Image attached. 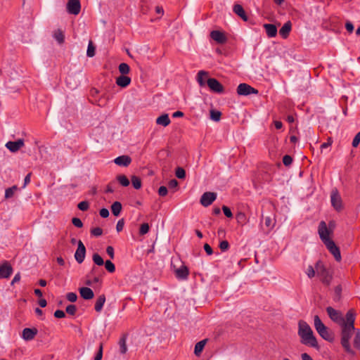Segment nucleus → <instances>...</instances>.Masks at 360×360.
I'll return each mask as SVG.
<instances>
[{"mask_svg":"<svg viewBox=\"0 0 360 360\" xmlns=\"http://www.w3.org/2000/svg\"><path fill=\"white\" fill-rule=\"evenodd\" d=\"M345 27L349 32H352L354 30V25L351 22H347Z\"/></svg>","mask_w":360,"mask_h":360,"instance_id":"62","label":"nucleus"},{"mask_svg":"<svg viewBox=\"0 0 360 360\" xmlns=\"http://www.w3.org/2000/svg\"><path fill=\"white\" fill-rule=\"evenodd\" d=\"M208 75V72L204 70H200L198 72L197 75V81L200 86H203L207 84V82H205V78L207 77Z\"/></svg>","mask_w":360,"mask_h":360,"instance_id":"25","label":"nucleus"},{"mask_svg":"<svg viewBox=\"0 0 360 360\" xmlns=\"http://www.w3.org/2000/svg\"><path fill=\"white\" fill-rule=\"evenodd\" d=\"M111 210L115 216H119L122 210V204L118 201L114 202L111 205Z\"/></svg>","mask_w":360,"mask_h":360,"instance_id":"29","label":"nucleus"},{"mask_svg":"<svg viewBox=\"0 0 360 360\" xmlns=\"http://www.w3.org/2000/svg\"><path fill=\"white\" fill-rule=\"evenodd\" d=\"M18 190L17 186H13L5 191V198H11L13 196L15 191Z\"/></svg>","mask_w":360,"mask_h":360,"instance_id":"33","label":"nucleus"},{"mask_svg":"<svg viewBox=\"0 0 360 360\" xmlns=\"http://www.w3.org/2000/svg\"><path fill=\"white\" fill-rule=\"evenodd\" d=\"M330 202L332 206L336 211L340 212L342 210V200L337 189L332 191L330 194Z\"/></svg>","mask_w":360,"mask_h":360,"instance_id":"7","label":"nucleus"},{"mask_svg":"<svg viewBox=\"0 0 360 360\" xmlns=\"http://www.w3.org/2000/svg\"><path fill=\"white\" fill-rule=\"evenodd\" d=\"M176 176L180 179H183L186 177V172L182 167H177L175 171Z\"/></svg>","mask_w":360,"mask_h":360,"instance_id":"40","label":"nucleus"},{"mask_svg":"<svg viewBox=\"0 0 360 360\" xmlns=\"http://www.w3.org/2000/svg\"><path fill=\"white\" fill-rule=\"evenodd\" d=\"M131 78L126 75H121L116 78V84L122 88H125L131 83Z\"/></svg>","mask_w":360,"mask_h":360,"instance_id":"20","label":"nucleus"},{"mask_svg":"<svg viewBox=\"0 0 360 360\" xmlns=\"http://www.w3.org/2000/svg\"><path fill=\"white\" fill-rule=\"evenodd\" d=\"M292 162V158L290 155H285L283 158V163L285 166H290Z\"/></svg>","mask_w":360,"mask_h":360,"instance_id":"45","label":"nucleus"},{"mask_svg":"<svg viewBox=\"0 0 360 360\" xmlns=\"http://www.w3.org/2000/svg\"><path fill=\"white\" fill-rule=\"evenodd\" d=\"M326 310L331 321L339 325L340 327L346 323V315L344 316L340 311L332 307H326Z\"/></svg>","mask_w":360,"mask_h":360,"instance_id":"6","label":"nucleus"},{"mask_svg":"<svg viewBox=\"0 0 360 360\" xmlns=\"http://www.w3.org/2000/svg\"><path fill=\"white\" fill-rule=\"evenodd\" d=\"M265 225L270 229H272L274 227V223L273 222L270 217H265Z\"/></svg>","mask_w":360,"mask_h":360,"instance_id":"55","label":"nucleus"},{"mask_svg":"<svg viewBox=\"0 0 360 360\" xmlns=\"http://www.w3.org/2000/svg\"><path fill=\"white\" fill-rule=\"evenodd\" d=\"M91 233L96 237L101 236L103 234V230L99 227L94 228L91 230Z\"/></svg>","mask_w":360,"mask_h":360,"instance_id":"47","label":"nucleus"},{"mask_svg":"<svg viewBox=\"0 0 360 360\" xmlns=\"http://www.w3.org/2000/svg\"><path fill=\"white\" fill-rule=\"evenodd\" d=\"M217 198V193L214 192H205L200 198V203L204 207L210 205Z\"/></svg>","mask_w":360,"mask_h":360,"instance_id":"11","label":"nucleus"},{"mask_svg":"<svg viewBox=\"0 0 360 360\" xmlns=\"http://www.w3.org/2000/svg\"><path fill=\"white\" fill-rule=\"evenodd\" d=\"M106 270L110 273H113L115 271V266L110 260H106L104 262Z\"/></svg>","mask_w":360,"mask_h":360,"instance_id":"39","label":"nucleus"},{"mask_svg":"<svg viewBox=\"0 0 360 360\" xmlns=\"http://www.w3.org/2000/svg\"><path fill=\"white\" fill-rule=\"evenodd\" d=\"M314 327L319 335L326 341L332 342L334 340L333 333L326 327L318 315L314 318Z\"/></svg>","mask_w":360,"mask_h":360,"instance_id":"5","label":"nucleus"},{"mask_svg":"<svg viewBox=\"0 0 360 360\" xmlns=\"http://www.w3.org/2000/svg\"><path fill=\"white\" fill-rule=\"evenodd\" d=\"M332 140H331V138H329L328 139V141L326 142V143H323L321 145V149H323V148H328V146H330L331 144H332Z\"/></svg>","mask_w":360,"mask_h":360,"instance_id":"63","label":"nucleus"},{"mask_svg":"<svg viewBox=\"0 0 360 360\" xmlns=\"http://www.w3.org/2000/svg\"><path fill=\"white\" fill-rule=\"evenodd\" d=\"M316 275L325 285H330L333 279L332 271L326 267L323 262L319 260L315 264Z\"/></svg>","mask_w":360,"mask_h":360,"instance_id":"4","label":"nucleus"},{"mask_svg":"<svg viewBox=\"0 0 360 360\" xmlns=\"http://www.w3.org/2000/svg\"><path fill=\"white\" fill-rule=\"evenodd\" d=\"M360 143V131L358 132L356 136H354L353 141H352V146L356 148L358 146V145Z\"/></svg>","mask_w":360,"mask_h":360,"instance_id":"52","label":"nucleus"},{"mask_svg":"<svg viewBox=\"0 0 360 360\" xmlns=\"http://www.w3.org/2000/svg\"><path fill=\"white\" fill-rule=\"evenodd\" d=\"M22 146H24V140L20 139L15 141H8L6 147L12 153L18 152Z\"/></svg>","mask_w":360,"mask_h":360,"instance_id":"13","label":"nucleus"},{"mask_svg":"<svg viewBox=\"0 0 360 360\" xmlns=\"http://www.w3.org/2000/svg\"><path fill=\"white\" fill-rule=\"evenodd\" d=\"M114 162L119 166L127 167L131 162V159L128 155H121L116 158Z\"/></svg>","mask_w":360,"mask_h":360,"instance_id":"17","label":"nucleus"},{"mask_svg":"<svg viewBox=\"0 0 360 360\" xmlns=\"http://www.w3.org/2000/svg\"><path fill=\"white\" fill-rule=\"evenodd\" d=\"M306 273L308 277L311 278L314 277L315 274H316V269L314 268L312 266H309Z\"/></svg>","mask_w":360,"mask_h":360,"instance_id":"46","label":"nucleus"},{"mask_svg":"<svg viewBox=\"0 0 360 360\" xmlns=\"http://www.w3.org/2000/svg\"><path fill=\"white\" fill-rule=\"evenodd\" d=\"M54 316L58 319H61L65 316V314L63 311L58 309L54 312Z\"/></svg>","mask_w":360,"mask_h":360,"instance_id":"58","label":"nucleus"},{"mask_svg":"<svg viewBox=\"0 0 360 360\" xmlns=\"http://www.w3.org/2000/svg\"><path fill=\"white\" fill-rule=\"evenodd\" d=\"M81 10L79 0H68L67 3V11L69 13L78 15Z\"/></svg>","mask_w":360,"mask_h":360,"instance_id":"10","label":"nucleus"},{"mask_svg":"<svg viewBox=\"0 0 360 360\" xmlns=\"http://www.w3.org/2000/svg\"><path fill=\"white\" fill-rule=\"evenodd\" d=\"M72 223L73 224V225L75 226L78 227V228H81L83 226V223H82V220L77 217L72 218Z\"/></svg>","mask_w":360,"mask_h":360,"instance_id":"50","label":"nucleus"},{"mask_svg":"<svg viewBox=\"0 0 360 360\" xmlns=\"http://www.w3.org/2000/svg\"><path fill=\"white\" fill-rule=\"evenodd\" d=\"M79 293L81 297L84 300H91L94 296L93 290L88 287L79 288Z\"/></svg>","mask_w":360,"mask_h":360,"instance_id":"18","label":"nucleus"},{"mask_svg":"<svg viewBox=\"0 0 360 360\" xmlns=\"http://www.w3.org/2000/svg\"><path fill=\"white\" fill-rule=\"evenodd\" d=\"M298 335L301 338V343L318 348V342L309 325L304 321L300 320L298 323Z\"/></svg>","mask_w":360,"mask_h":360,"instance_id":"3","label":"nucleus"},{"mask_svg":"<svg viewBox=\"0 0 360 360\" xmlns=\"http://www.w3.org/2000/svg\"><path fill=\"white\" fill-rule=\"evenodd\" d=\"M167 188L166 186H162L158 189V194L160 196H165L167 194Z\"/></svg>","mask_w":360,"mask_h":360,"instance_id":"56","label":"nucleus"},{"mask_svg":"<svg viewBox=\"0 0 360 360\" xmlns=\"http://www.w3.org/2000/svg\"><path fill=\"white\" fill-rule=\"evenodd\" d=\"M175 273H176V276L179 279L184 280L188 278L189 271H188V268L186 266L183 265V266H180L179 269H177L175 271Z\"/></svg>","mask_w":360,"mask_h":360,"instance_id":"19","label":"nucleus"},{"mask_svg":"<svg viewBox=\"0 0 360 360\" xmlns=\"http://www.w3.org/2000/svg\"><path fill=\"white\" fill-rule=\"evenodd\" d=\"M103 357V344L99 346L98 351L94 357V360H101Z\"/></svg>","mask_w":360,"mask_h":360,"instance_id":"53","label":"nucleus"},{"mask_svg":"<svg viewBox=\"0 0 360 360\" xmlns=\"http://www.w3.org/2000/svg\"><path fill=\"white\" fill-rule=\"evenodd\" d=\"M116 179L122 186H128L130 184L128 178L124 174L117 175Z\"/></svg>","mask_w":360,"mask_h":360,"instance_id":"31","label":"nucleus"},{"mask_svg":"<svg viewBox=\"0 0 360 360\" xmlns=\"http://www.w3.org/2000/svg\"><path fill=\"white\" fill-rule=\"evenodd\" d=\"M219 248L222 252H225L229 248V243L227 240H223L219 243Z\"/></svg>","mask_w":360,"mask_h":360,"instance_id":"48","label":"nucleus"},{"mask_svg":"<svg viewBox=\"0 0 360 360\" xmlns=\"http://www.w3.org/2000/svg\"><path fill=\"white\" fill-rule=\"evenodd\" d=\"M237 94L240 96H249L250 94H257L258 90L252 87L250 85L241 83L237 87Z\"/></svg>","mask_w":360,"mask_h":360,"instance_id":"8","label":"nucleus"},{"mask_svg":"<svg viewBox=\"0 0 360 360\" xmlns=\"http://www.w3.org/2000/svg\"><path fill=\"white\" fill-rule=\"evenodd\" d=\"M94 262L98 266H102L104 264L103 259L98 253H94L92 256Z\"/></svg>","mask_w":360,"mask_h":360,"instance_id":"35","label":"nucleus"},{"mask_svg":"<svg viewBox=\"0 0 360 360\" xmlns=\"http://www.w3.org/2000/svg\"><path fill=\"white\" fill-rule=\"evenodd\" d=\"M131 183L135 189H139L141 188V179L136 176H132Z\"/></svg>","mask_w":360,"mask_h":360,"instance_id":"37","label":"nucleus"},{"mask_svg":"<svg viewBox=\"0 0 360 360\" xmlns=\"http://www.w3.org/2000/svg\"><path fill=\"white\" fill-rule=\"evenodd\" d=\"M37 333H38V330L35 328H26L23 329V330H22V337L25 340L30 341L34 338V337L36 336Z\"/></svg>","mask_w":360,"mask_h":360,"instance_id":"16","label":"nucleus"},{"mask_svg":"<svg viewBox=\"0 0 360 360\" xmlns=\"http://www.w3.org/2000/svg\"><path fill=\"white\" fill-rule=\"evenodd\" d=\"M127 338L126 335H124L119 340V347H120V352L122 354H125L127 351Z\"/></svg>","mask_w":360,"mask_h":360,"instance_id":"28","label":"nucleus"},{"mask_svg":"<svg viewBox=\"0 0 360 360\" xmlns=\"http://www.w3.org/2000/svg\"><path fill=\"white\" fill-rule=\"evenodd\" d=\"M211 38L219 44H224L227 41L225 34L219 30H213L210 32Z\"/></svg>","mask_w":360,"mask_h":360,"instance_id":"15","label":"nucleus"},{"mask_svg":"<svg viewBox=\"0 0 360 360\" xmlns=\"http://www.w3.org/2000/svg\"><path fill=\"white\" fill-rule=\"evenodd\" d=\"M86 248L81 240L78 241L77 249L75 253V258L79 264H82L85 258Z\"/></svg>","mask_w":360,"mask_h":360,"instance_id":"12","label":"nucleus"},{"mask_svg":"<svg viewBox=\"0 0 360 360\" xmlns=\"http://www.w3.org/2000/svg\"><path fill=\"white\" fill-rule=\"evenodd\" d=\"M118 69L122 75H126L130 72V67L125 63H120Z\"/></svg>","mask_w":360,"mask_h":360,"instance_id":"32","label":"nucleus"},{"mask_svg":"<svg viewBox=\"0 0 360 360\" xmlns=\"http://www.w3.org/2000/svg\"><path fill=\"white\" fill-rule=\"evenodd\" d=\"M236 220L238 224L244 225L246 223V216L243 212H238L236 216Z\"/></svg>","mask_w":360,"mask_h":360,"instance_id":"38","label":"nucleus"},{"mask_svg":"<svg viewBox=\"0 0 360 360\" xmlns=\"http://www.w3.org/2000/svg\"><path fill=\"white\" fill-rule=\"evenodd\" d=\"M157 124L167 127L170 124V119L167 114H163L158 117L156 120Z\"/></svg>","mask_w":360,"mask_h":360,"instance_id":"24","label":"nucleus"},{"mask_svg":"<svg viewBox=\"0 0 360 360\" xmlns=\"http://www.w3.org/2000/svg\"><path fill=\"white\" fill-rule=\"evenodd\" d=\"M124 219H120L117 221V225H116L117 231L120 232V231H122V229L124 228Z\"/></svg>","mask_w":360,"mask_h":360,"instance_id":"57","label":"nucleus"},{"mask_svg":"<svg viewBox=\"0 0 360 360\" xmlns=\"http://www.w3.org/2000/svg\"><path fill=\"white\" fill-rule=\"evenodd\" d=\"M178 184L179 183L176 179H172L169 181L168 186L170 188H174L178 186Z\"/></svg>","mask_w":360,"mask_h":360,"instance_id":"61","label":"nucleus"},{"mask_svg":"<svg viewBox=\"0 0 360 360\" xmlns=\"http://www.w3.org/2000/svg\"><path fill=\"white\" fill-rule=\"evenodd\" d=\"M77 207L82 211H86L89 207V203L87 201H82L77 205Z\"/></svg>","mask_w":360,"mask_h":360,"instance_id":"44","label":"nucleus"},{"mask_svg":"<svg viewBox=\"0 0 360 360\" xmlns=\"http://www.w3.org/2000/svg\"><path fill=\"white\" fill-rule=\"evenodd\" d=\"M356 314L353 309L346 313V323L340 326V344L348 354H354L350 340L354 336L353 345L356 349H360V330L354 327Z\"/></svg>","mask_w":360,"mask_h":360,"instance_id":"1","label":"nucleus"},{"mask_svg":"<svg viewBox=\"0 0 360 360\" xmlns=\"http://www.w3.org/2000/svg\"><path fill=\"white\" fill-rule=\"evenodd\" d=\"M100 215L103 217V218H106L109 216V211L108 209L106 208H102L101 210H100Z\"/></svg>","mask_w":360,"mask_h":360,"instance_id":"60","label":"nucleus"},{"mask_svg":"<svg viewBox=\"0 0 360 360\" xmlns=\"http://www.w3.org/2000/svg\"><path fill=\"white\" fill-rule=\"evenodd\" d=\"M302 360H314L308 354L303 353L301 355Z\"/></svg>","mask_w":360,"mask_h":360,"instance_id":"64","label":"nucleus"},{"mask_svg":"<svg viewBox=\"0 0 360 360\" xmlns=\"http://www.w3.org/2000/svg\"><path fill=\"white\" fill-rule=\"evenodd\" d=\"M206 340H202L195 345L194 353L196 356H200L206 343Z\"/></svg>","mask_w":360,"mask_h":360,"instance_id":"30","label":"nucleus"},{"mask_svg":"<svg viewBox=\"0 0 360 360\" xmlns=\"http://www.w3.org/2000/svg\"><path fill=\"white\" fill-rule=\"evenodd\" d=\"M106 253L109 255L110 259H113L115 257L114 248L112 246H108L106 248Z\"/></svg>","mask_w":360,"mask_h":360,"instance_id":"54","label":"nucleus"},{"mask_svg":"<svg viewBox=\"0 0 360 360\" xmlns=\"http://www.w3.org/2000/svg\"><path fill=\"white\" fill-rule=\"evenodd\" d=\"M342 290V288L341 285H338L335 288V289H334V291H335L334 300L335 301H339L340 300Z\"/></svg>","mask_w":360,"mask_h":360,"instance_id":"41","label":"nucleus"},{"mask_svg":"<svg viewBox=\"0 0 360 360\" xmlns=\"http://www.w3.org/2000/svg\"><path fill=\"white\" fill-rule=\"evenodd\" d=\"M222 210L225 216L227 217L228 218H231L233 217V214L231 210L227 206L223 205Z\"/></svg>","mask_w":360,"mask_h":360,"instance_id":"51","label":"nucleus"},{"mask_svg":"<svg viewBox=\"0 0 360 360\" xmlns=\"http://www.w3.org/2000/svg\"><path fill=\"white\" fill-rule=\"evenodd\" d=\"M67 314L74 316L77 311V307L75 304H70L65 309Z\"/></svg>","mask_w":360,"mask_h":360,"instance_id":"42","label":"nucleus"},{"mask_svg":"<svg viewBox=\"0 0 360 360\" xmlns=\"http://www.w3.org/2000/svg\"><path fill=\"white\" fill-rule=\"evenodd\" d=\"M292 23L290 21L286 22L279 30L280 35L285 39L288 37L290 32L291 31Z\"/></svg>","mask_w":360,"mask_h":360,"instance_id":"21","label":"nucleus"},{"mask_svg":"<svg viewBox=\"0 0 360 360\" xmlns=\"http://www.w3.org/2000/svg\"><path fill=\"white\" fill-rule=\"evenodd\" d=\"M318 232L321 240L326 246L329 252L333 255L337 262L341 260V255L339 248L334 241L330 238V231L327 228V224L324 221H321L319 225Z\"/></svg>","mask_w":360,"mask_h":360,"instance_id":"2","label":"nucleus"},{"mask_svg":"<svg viewBox=\"0 0 360 360\" xmlns=\"http://www.w3.org/2000/svg\"><path fill=\"white\" fill-rule=\"evenodd\" d=\"M264 27L269 37H274L277 34V27L273 24H264Z\"/></svg>","mask_w":360,"mask_h":360,"instance_id":"23","label":"nucleus"},{"mask_svg":"<svg viewBox=\"0 0 360 360\" xmlns=\"http://www.w3.org/2000/svg\"><path fill=\"white\" fill-rule=\"evenodd\" d=\"M13 273V268L8 262L0 265V278H7Z\"/></svg>","mask_w":360,"mask_h":360,"instance_id":"14","label":"nucleus"},{"mask_svg":"<svg viewBox=\"0 0 360 360\" xmlns=\"http://www.w3.org/2000/svg\"><path fill=\"white\" fill-rule=\"evenodd\" d=\"M204 250L206 252V253L208 255H212L213 253V250H212V248H211V246L207 244V243H205L204 245Z\"/></svg>","mask_w":360,"mask_h":360,"instance_id":"59","label":"nucleus"},{"mask_svg":"<svg viewBox=\"0 0 360 360\" xmlns=\"http://www.w3.org/2000/svg\"><path fill=\"white\" fill-rule=\"evenodd\" d=\"M233 12L240 16L244 21H248V18L243 6L240 4H235L233 8Z\"/></svg>","mask_w":360,"mask_h":360,"instance_id":"22","label":"nucleus"},{"mask_svg":"<svg viewBox=\"0 0 360 360\" xmlns=\"http://www.w3.org/2000/svg\"><path fill=\"white\" fill-rule=\"evenodd\" d=\"M66 298L68 301L74 302L77 299V295L75 292H68L66 295Z\"/></svg>","mask_w":360,"mask_h":360,"instance_id":"49","label":"nucleus"},{"mask_svg":"<svg viewBox=\"0 0 360 360\" xmlns=\"http://www.w3.org/2000/svg\"><path fill=\"white\" fill-rule=\"evenodd\" d=\"M207 84L210 89L217 94H221L224 92V88L223 85L215 78H208L207 79Z\"/></svg>","mask_w":360,"mask_h":360,"instance_id":"9","label":"nucleus"},{"mask_svg":"<svg viewBox=\"0 0 360 360\" xmlns=\"http://www.w3.org/2000/svg\"><path fill=\"white\" fill-rule=\"evenodd\" d=\"M221 112L218 110H210V118L215 122H219L221 119Z\"/></svg>","mask_w":360,"mask_h":360,"instance_id":"34","label":"nucleus"},{"mask_svg":"<svg viewBox=\"0 0 360 360\" xmlns=\"http://www.w3.org/2000/svg\"><path fill=\"white\" fill-rule=\"evenodd\" d=\"M105 297L104 295H101L97 298L96 304H95V310L97 312H99L102 310L103 307L105 304Z\"/></svg>","mask_w":360,"mask_h":360,"instance_id":"26","label":"nucleus"},{"mask_svg":"<svg viewBox=\"0 0 360 360\" xmlns=\"http://www.w3.org/2000/svg\"><path fill=\"white\" fill-rule=\"evenodd\" d=\"M53 37L58 42V44H63L65 40V35L63 31L60 29L56 30L53 33Z\"/></svg>","mask_w":360,"mask_h":360,"instance_id":"27","label":"nucleus"},{"mask_svg":"<svg viewBox=\"0 0 360 360\" xmlns=\"http://www.w3.org/2000/svg\"><path fill=\"white\" fill-rule=\"evenodd\" d=\"M149 225L148 223H143L141 225L140 229H139V233L140 235H145L149 231Z\"/></svg>","mask_w":360,"mask_h":360,"instance_id":"43","label":"nucleus"},{"mask_svg":"<svg viewBox=\"0 0 360 360\" xmlns=\"http://www.w3.org/2000/svg\"><path fill=\"white\" fill-rule=\"evenodd\" d=\"M95 49L96 48L94 46L92 41H90L87 47L86 56L90 58L94 57L95 56Z\"/></svg>","mask_w":360,"mask_h":360,"instance_id":"36","label":"nucleus"}]
</instances>
